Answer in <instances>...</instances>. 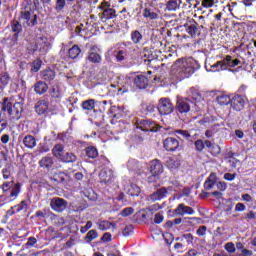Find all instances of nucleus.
<instances>
[{"label":"nucleus","mask_w":256,"mask_h":256,"mask_svg":"<svg viewBox=\"0 0 256 256\" xmlns=\"http://www.w3.org/2000/svg\"><path fill=\"white\" fill-rule=\"evenodd\" d=\"M142 107L146 113H153L155 111V105L153 104H144Z\"/></svg>","instance_id":"obj_56"},{"label":"nucleus","mask_w":256,"mask_h":256,"mask_svg":"<svg viewBox=\"0 0 256 256\" xmlns=\"http://www.w3.org/2000/svg\"><path fill=\"white\" fill-rule=\"evenodd\" d=\"M194 23L193 24H185L184 27L186 28V32L188 33V35H190L191 37H195V35H197V32L199 31V24L197 22H195V20H193Z\"/></svg>","instance_id":"obj_24"},{"label":"nucleus","mask_w":256,"mask_h":256,"mask_svg":"<svg viewBox=\"0 0 256 256\" xmlns=\"http://www.w3.org/2000/svg\"><path fill=\"white\" fill-rule=\"evenodd\" d=\"M141 193V188L137 186V184H131L130 188L128 189V195L131 197H139Z\"/></svg>","instance_id":"obj_32"},{"label":"nucleus","mask_w":256,"mask_h":256,"mask_svg":"<svg viewBox=\"0 0 256 256\" xmlns=\"http://www.w3.org/2000/svg\"><path fill=\"white\" fill-rule=\"evenodd\" d=\"M215 127H217V125L212 126V128L209 129V130H206L205 136H206L208 139H211V137H212L213 135H215V133H217V131L215 130Z\"/></svg>","instance_id":"obj_59"},{"label":"nucleus","mask_w":256,"mask_h":256,"mask_svg":"<svg viewBox=\"0 0 256 256\" xmlns=\"http://www.w3.org/2000/svg\"><path fill=\"white\" fill-rule=\"evenodd\" d=\"M233 155V153H228V163L230 164L231 167H237V163H239V160L236 159Z\"/></svg>","instance_id":"obj_49"},{"label":"nucleus","mask_w":256,"mask_h":256,"mask_svg":"<svg viewBox=\"0 0 256 256\" xmlns=\"http://www.w3.org/2000/svg\"><path fill=\"white\" fill-rule=\"evenodd\" d=\"M246 103L247 99L244 96L236 94L231 98L230 105L234 111H243Z\"/></svg>","instance_id":"obj_9"},{"label":"nucleus","mask_w":256,"mask_h":256,"mask_svg":"<svg viewBox=\"0 0 256 256\" xmlns=\"http://www.w3.org/2000/svg\"><path fill=\"white\" fill-rule=\"evenodd\" d=\"M41 60H35L33 63H32V68H31V71L33 73H37V71H39V69H41Z\"/></svg>","instance_id":"obj_54"},{"label":"nucleus","mask_w":256,"mask_h":256,"mask_svg":"<svg viewBox=\"0 0 256 256\" xmlns=\"http://www.w3.org/2000/svg\"><path fill=\"white\" fill-rule=\"evenodd\" d=\"M133 213H135V209L133 207H127L120 212V215L121 217H129V215H133Z\"/></svg>","instance_id":"obj_47"},{"label":"nucleus","mask_w":256,"mask_h":256,"mask_svg":"<svg viewBox=\"0 0 256 256\" xmlns=\"http://www.w3.org/2000/svg\"><path fill=\"white\" fill-rule=\"evenodd\" d=\"M175 65L178 67L177 71L180 73L181 77L187 78L191 77L197 69H200L201 65L197 60L193 58L188 59H178L175 62Z\"/></svg>","instance_id":"obj_2"},{"label":"nucleus","mask_w":256,"mask_h":256,"mask_svg":"<svg viewBox=\"0 0 256 256\" xmlns=\"http://www.w3.org/2000/svg\"><path fill=\"white\" fill-rule=\"evenodd\" d=\"M50 95L51 97H53V99H61V88L59 87V85L52 86Z\"/></svg>","instance_id":"obj_38"},{"label":"nucleus","mask_w":256,"mask_h":256,"mask_svg":"<svg viewBox=\"0 0 256 256\" xmlns=\"http://www.w3.org/2000/svg\"><path fill=\"white\" fill-rule=\"evenodd\" d=\"M157 209H161L159 204L151 206L148 212H143L141 214V221H144V223H147V221H153V210L157 211Z\"/></svg>","instance_id":"obj_18"},{"label":"nucleus","mask_w":256,"mask_h":256,"mask_svg":"<svg viewBox=\"0 0 256 256\" xmlns=\"http://www.w3.org/2000/svg\"><path fill=\"white\" fill-rule=\"evenodd\" d=\"M40 77L43 81H46L47 83H50V81H53L56 77V73L51 68H46L45 70H42L40 72Z\"/></svg>","instance_id":"obj_16"},{"label":"nucleus","mask_w":256,"mask_h":256,"mask_svg":"<svg viewBox=\"0 0 256 256\" xmlns=\"http://www.w3.org/2000/svg\"><path fill=\"white\" fill-rule=\"evenodd\" d=\"M238 65H241V60L233 59V57L227 55L223 60L211 65V69L213 71H227L228 69L232 73H237V71H241V69H243V66L233 69V67H237Z\"/></svg>","instance_id":"obj_3"},{"label":"nucleus","mask_w":256,"mask_h":256,"mask_svg":"<svg viewBox=\"0 0 256 256\" xmlns=\"http://www.w3.org/2000/svg\"><path fill=\"white\" fill-rule=\"evenodd\" d=\"M131 233H133V225H127L122 230L123 237H129V235H131Z\"/></svg>","instance_id":"obj_52"},{"label":"nucleus","mask_w":256,"mask_h":256,"mask_svg":"<svg viewBox=\"0 0 256 256\" xmlns=\"http://www.w3.org/2000/svg\"><path fill=\"white\" fill-rule=\"evenodd\" d=\"M201 5L202 7L209 9L215 5V0H203Z\"/></svg>","instance_id":"obj_57"},{"label":"nucleus","mask_w":256,"mask_h":256,"mask_svg":"<svg viewBox=\"0 0 256 256\" xmlns=\"http://www.w3.org/2000/svg\"><path fill=\"white\" fill-rule=\"evenodd\" d=\"M67 177V174H65V172H60L58 174H56L54 176V181H56L57 183H66L67 181L65 180V176Z\"/></svg>","instance_id":"obj_48"},{"label":"nucleus","mask_w":256,"mask_h":256,"mask_svg":"<svg viewBox=\"0 0 256 256\" xmlns=\"http://www.w3.org/2000/svg\"><path fill=\"white\" fill-rule=\"evenodd\" d=\"M12 209H16V213H19L21 211H27V209H29V204H27L26 200H23L18 205L12 207Z\"/></svg>","instance_id":"obj_40"},{"label":"nucleus","mask_w":256,"mask_h":256,"mask_svg":"<svg viewBox=\"0 0 256 256\" xmlns=\"http://www.w3.org/2000/svg\"><path fill=\"white\" fill-rule=\"evenodd\" d=\"M174 132L177 134L176 137H178V139H187V141L191 139V133L187 130H175Z\"/></svg>","instance_id":"obj_36"},{"label":"nucleus","mask_w":256,"mask_h":256,"mask_svg":"<svg viewBox=\"0 0 256 256\" xmlns=\"http://www.w3.org/2000/svg\"><path fill=\"white\" fill-rule=\"evenodd\" d=\"M68 55L70 59H77L79 55H81V48H79V45H74L68 50Z\"/></svg>","instance_id":"obj_30"},{"label":"nucleus","mask_w":256,"mask_h":256,"mask_svg":"<svg viewBox=\"0 0 256 256\" xmlns=\"http://www.w3.org/2000/svg\"><path fill=\"white\" fill-rule=\"evenodd\" d=\"M73 1L75 0H56L55 11H57V13H61L67 6V2L73 3Z\"/></svg>","instance_id":"obj_29"},{"label":"nucleus","mask_w":256,"mask_h":256,"mask_svg":"<svg viewBox=\"0 0 256 256\" xmlns=\"http://www.w3.org/2000/svg\"><path fill=\"white\" fill-rule=\"evenodd\" d=\"M136 127H137V129H140L141 131H145V132H147V131H152V132L159 131V125H157L153 121L145 120V119L137 120L136 121Z\"/></svg>","instance_id":"obj_6"},{"label":"nucleus","mask_w":256,"mask_h":256,"mask_svg":"<svg viewBox=\"0 0 256 256\" xmlns=\"http://www.w3.org/2000/svg\"><path fill=\"white\" fill-rule=\"evenodd\" d=\"M54 164H55V159L52 156H44L39 161V165L43 169L49 170V169H51V167H53Z\"/></svg>","instance_id":"obj_20"},{"label":"nucleus","mask_w":256,"mask_h":256,"mask_svg":"<svg viewBox=\"0 0 256 256\" xmlns=\"http://www.w3.org/2000/svg\"><path fill=\"white\" fill-rule=\"evenodd\" d=\"M20 19H24L28 25L29 21H31V12L29 11L20 12Z\"/></svg>","instance_id":"obj_51"},{"label":"nucleus","mask_w":256,"mask_h":256,"mask_svg":"<svg viewBox=\"0 0 256 256\" xmlns=\"http://www.w3.org/2000/svg\"><path fill=\"white\" fill-rule=\"evenodd\" d=\"M49 89V86L44 81H38L36 84H34V91L37 93V95H43L47 93Z\"/></svg>","instance_id":"obj_21"},{"label":"nucleus","mask_w":256,"mask_h":256,"mask_svg":"<svg viewBox=\"0 0 256 256\" xmlns=\"http://www.w3.org/2000/svg\"><path fill=\"white\" fill-rule=\"evenodd\" d=\"M197 235H199L200 237H203V235H205V233H207V226H200L197 231H196Z\"/></svg>","instance_id":"obj_62"},{"label":"nucleus","mask_w":256,"mask_h":256,"mask_svg":"<svg viewBox=\"0 0 256 256\" xmlns=\"http://www.w3.org/2000/svg\"><path fill=\"white\" fill-rule=\"evenodd\" d=\"M191 105H193V102L189 98L177 100L176 111L180 115H187L191 111Z\"/></svg>","instance_id":"obj_8"},{"label":"nucleus","mask_w":256,"mask_h":256,"mask_svg":"<svg viewBox=\"0 0 256 256\" xmlns=\"http://www.w3.org/2000/svg\"><path fill=\"white\" fill-rule=\"evenodd\" d=\"M23 143L27 149H34V147H37V140L32 135L25 136Z\"/></svg>","instance_id":"obj_25"},{"label":"nucleus","mask_w":256,"mask_h":256,"mask_svg":"<svg viewBox=\"0 0 256 256\" xmlns=\"http://www.w3.org/2000/svg\"><path fill=\"white\" fill-rule=\"evenodd\" d=\"M176 215H193L195 213V210H193L192 207L186 206L185 204H179L177 208L175 209Z\"/></svg>","instance_id":"obj_17"},{"label":"nucleus","mask_w":256,"mask_h":256,"mask_svg":"<svg viewBox=\"0 0 256 256\" xmlns=\"http://www.w3.org/2000/svg\"><path fill=\"white\" fill-rule=\"evenodd\" d=\"M157 109L160 115H171L175 111V106L170 98H160L158 100Z\"/></svg>","instance_id":"obj_5"},{"label":"nucleus","mask_w":256,"mask_h":256,"mask_svg":"<svg viewBox=\"0 0 256 256\" xmlns=\"http://www.w3.org/2000/svg\"><path fill=\"white\" fill-rule=\"evenodd\" d=\"M224 247L228 253H235V244L233 242L226 243Z\"/></svg>","instance_id":"obj_58"},{"label":"nucleus","mask_w":256,"mask_h":256,"mask_svg":"<svg viewBox=\"0 0 256 256\" xmlns=\"http://www.w3.org/2000/svg\"><path fill=\"white\" fill-rule=\"evenodd\" d=\"M150 173L151 175H161L163 173V164L159 159H154L150 162Z\"/></svg>","instance_id":"obj_12"},{"label":"nucleus","mask_w":256,"mask_h":256,"mask_svg":"<svg viewBox=\"0 0 256 256\" xmlns=\"http://www.w3.org/2000/svg\"><path fill=\"white\" fill-rule=\"evenodd\" d=\"M11 81V77H9V74L3 72L0 77V84L2 87H5L9 85V82Z\"/></svg>","instance_id":"obj_43"},{"label":"nucleus","mask_w":256,"mask_h":256,"mask_svg":"<svg viewBox=\"0 0 256 256\" xmlns=\"http://www.w3.org/2000/svg\"><path fill=\"white\" fill-rule=\"evenodd\" d=\"M156 11L157 12H155L151 8H145L144 12H143V17H145L146 19H150V21L159 19V13H161V11H159V10H156Z\"/></svg>","instance_id":"obj_22"},{"label":"nucleus","mask_w":256,"mask_h":256,"mask_svg":"<svg viewBox=\"0 0 256 256\" xmlns=\"http://www.w3.org/2000/svg\"><path fill=\"white\" fill-rule=\"evenodd\" d=\"M181 7V0H169L166 2L165 11H177Z\"/></svg>","instance_id":"obj_27"},{"label":"nucleus","mask_w":256,"mask_h":256,"mask_svg":"<svg viewBox=\"0 0 256 256\" xmlns=\"http://www.w3.org/2000/svg\"><path fill=\"white\" fill-rule=\"evenodd\" d=\"M11 29L14 33L12 36V40L15 43L19 39V33L23 31V26L21 25V22H19L18 20H13L11 23Z\"/></svg>","instance_id":"obj_15"},{"label":"nucleus","mask_w":256,"mask_h":256,"mask_svg":"<svg viewBox=\"0 0 256 256\" xmlns=\"http://www.w3.org/2000/svg\"><path fill=\"white\" fill-rule=\"evenodd\" d=\"M7 129V120L5 119V116L0 112V133Z\"/></svg>","instance_id":"obj_53"},{"label":"nucleus","mask_w":256,"mask_h":256,"mask_svg":"<svg viewBox=\"0 0 256 256\" xmlns=\"http://www.w3.org/2000/svg\"><path fill=\"white\" fill-rule=\"evenodd\" d=\"M2 175H3V179H9L11 177V165L10 164H7L2 169Z\"/></svg>","instance_id":"obj_45"},{"label":"nucleus","mask_w":256,"mask_h":256,"mask_svg":"<svg viewBox=\"0 0 256 256\" xmlns=\"http://www.w3.org/2000/svg\"><path fill=\"white\" fill-rule=\"evenodd\" d=\"M23 105H25V99L20 95L17 96L14 103L4 98L0 113L7 115L11 121H19L23 117Z\"/></svg>","instance_id":"obj_1"},{"label":"nucleus","mask_w":256,"mask_h":256,"mask_svg":"<svg viewBox=\"0 0 256 256\" xmlns=\"http://www.w3.org/2000/svg\"><path fill=\"white\" fill-rule=\"evenodd\" d=\"M60 161H62V163H75V161H77V155L73 152H67Z\"/></svg>","instance_id":"obj_28"},{"label":"nucleus","mask_w":256,"mask_h":256,"mask_svg":"<svg viewBox=\"0 0 256 256\" xmlns=\"http://www.w3.org/2000/svg\"><path fill=\"white\" fill-rule=\"evenodd\" d=\"M49 109V102L46 100H40L35 104V111L38 115H43L44 113H47Z\"/></svg>","instance_id":"obj_19"},{"label":"nucleus","mask_w":256,"mask_h":256,"mask_svg":"<svg viewBox=\"0 0 256 256\" xmlns=\"http://www.w3.org/2000/svg\"><path fill=\"white\" fill-rule=\"evenodd\" d=\"M98 237L99 234L97 233V230H90L85 236V241L86 243H91V241L97 239Z\"/></svg>","instance_id":"obj_39"},{"label":"nucleus","mask_w":256,"mask_h":256,"mask_svg":"<svg viewBox=\"0 0 256 256\" xmlns=\"http://www.w3.org/2000/svg\"><path fill=\"white\" fill-rule=\"evenodd\" d=\"M141 39H143V34H141V32H139L138 30L132 31L131 40L135 45L141 43Z\"/></svg>","instance_id":"obj_33"},{"label":"nucleus","mask_w":256,"mask_h":256,"mask_svg":"<svg viewBox=\"0 0 256 256\" xmlns=\"http://www.w3.org/2000/svg\"><path fill=\"white\" fill-rule=\"evenodd\" d=\"M134 85L138 89H147L149 86V78H147L145 75H137L134 78Z\"/></svg>","instance_id":"obj_14"},{"label":"nucleus","mask_w":256,"mask_h":256,"mask_svg":"<svg viewBox=\"0 0 256 256\" xmlns=\"http://www.w3.org/2000/svg\"><path fill=\"white\" fill-rule=\"evenodd\" d=\"M190 95L192 97V99H199V97H201V94L195 89V88H191L190 89Z\"/></svg>","instance_id":"obj_61"},{"label":"nucleus","mask_w":256,"mask_h":256,"mask_svg":"<svg viewBox=\"0 0 256 256\" xmlns=\"http://www.w3.org/2000/svg\"><path fill=\"white\" fill-rule=\"evenodd\" d=\"M117 61H125V51L119 50L116 55Z\"/></svg>","instance_id":"obj_64"},{"label":"nucleus","mask_w":256,"mask_h":256,"mask_svg":"<svg viewBox=\"0 0 256 256\" xmlns=\"http://www.w3.org/2000/svg\"><path fill=\"white\" fill-rule=\"evenodd\" d=\"M217 103L219 105H231V98L227 95H221L217 97Z\"/></svg>","instance_id":"obj_42"},{"label":"nucleus","mask_w":256,"mask_h":256,"mask_svg":"<svg viewBox=\"0 0 256 256\" xmlns=\"http://www.w3.org/2000/svg\"><path fill=\"white\" fill-rule=\"evenodd\" d=\"M86 155L90 158V159H95L98 157L99 152L97 151V148H95L94 146H88L86 149Z\"/></svg>","instance_id":"obj_31"},{"label":"nucleus","mask_w":256,"mask_h":256,"mask_svg":"<svg viewBox=\"0 0 256 256\" xmlns=\"http://www.w3.org/2000/svg\"><path fill=\"white\" fill-rule=\"evenodd\" d=\"M25 245L27 247H33L34 245H37V238H35V237L28 238V241Z\"/></svg>","instance_id":"obj_63"},{"label":"nucleus","mask_w":256,"mask_h":256,"mask_svg":"<svg viewBox=\"0 0 256 256\" xmlns=\"http://www.w3.org/2000/svg\"><path fill=\"white\" fill-rule=\"evenodd\" d=\"M19 193H21V184L17 183L12 188V191L10 193V197H17V195H19Z\"/></svg>","instance_id":"obj_50"},{"label":"nucleus","mask_w":256,"mask_h":256,"mask_svg":"<svg viewBox=\"0 0 256 256\" xmlns=\"http://www.w3.org/2000/svg\"><path fill=\"white\" fill-rule=\"evenodd\" d=\"M87 61H90V63L99 64L101 61H103V58L101 57V54L97 52H88Z\"/></svg>","instance_id":"obj_26"},{"label":"nucleus","mask_w":256,"mask_h":256,"mask_svg":"<svg viewBox=\"0 0 256 256\" xmlns=\"http://www.w3.org/2000/svg\"><path fill=\"white\" fill-rule=\"evenodd\" d=\"M167 193V188H158L148 197V201H151L152 203H155V201H161V199H165V197H167Z\"/></svg>","instance_id":"obj_11"},{"label":"nucleus","mask_w":256,"mask_h":256,"mask_svg":"<svg viewBox=\"0 0 256 256\" xmlns=\"http://www.w3.org/2000/svg\"><path fill=\"white\" fill-rule=\"evenodd\" d=\"M215 185L218 191H225V189H227V184L225 182H219L217 179V175L215 173H211L204 182V189L206 191H211V189H213Z\"/></svg>","instance_id":"obj_4"},{"label":"nucleus","mask_w":256,"mask_h":256,"mask_svg":"<svg viewBox=\"0 0 256 256\" xmlns=\"http://www.w3.org/2000/svg\"><path fill=\"white\" fill-rule=\"evenodd\" d=\"M65 151V146H63V144H56L53 148H52V155L54 157H56V159H62L63 157V152Z\"/></svg>","instance_id":"obj_23"},{"label":"nucleus","mask_w":256,"mask_h":256,"mask_svg":"<svg viewBox=\"0 0 256 256\" xmlns=\"http://www.w3.org/2000/svg\"><path fill=\"white\" fill-rule=\"evenodd\" d=\"M34 51H39L40 53H47L49 51V42H47V38H39L36 42Z\"/></svg>","instance_id":"obj_13"},{"label":"nucleus","mask_w":256,"mask_h":256,"mask_svg":"<svg viewBox=\"0 0 256 256\" xmlns=\"http://www.w3.org/2000/svg\"><path fill=\"white\" fill-rule=\"evenodd\" d=\"M115 9L113 8H107L103 11V18L104 19H115L117 17V14H115Z\"/></svg>","instance_id":"obj_37"},{"label":"nucleus","mask_w":256,"mask_h":256,"mask_svg":"<svg viewBox=\"0 0 256 256\" xmlns=\"http://www.w3.org/2000/svg\"><path fill=\"white\" fill-rule=\"evenodd\" d=\"M195 149L196 151H202L203 149H205V143L203 142V140L198 139L195 143Z\"/></svg>","instance_id":"obj_55"},{"label":"nucleus","mask_w":256,"mask_h":256,"mask_svg":"<svg viewBox=\"0 0 256 256\" xmlns=\"http://www.w3.org/2000/svg\"><path fill=\"white\" fill-rule=\"evenodd\" d=\"M82 108L85 111H93V109H95V100L89 99V100L83 101Z\"/></svg>","instance_id":"obj_35"},{"label":"nucleus","mask_w":256,"mask_h":256,"mask_svg":"<svg viewBox=\"0 0 256 256\" xmlns=\"http://www.w3.org/2000/svg\"><path fill=\"white\" fill-rule=\"evenodd\" d=\"M67 205H69L67 200L59 197H54L50 201V207L53 211H56V213H63V211L67 209Z\"/></svg>","instance_id":"obj_7"},{"label":"nucleus","mask_w":256,"mask_h":256,"mask_svg":"<svg viewBox=\"0 0 256 256\" xmlns=\"http://www.w3.org/2000/svg\"><path fill=\"white\" fill-rule=\"evenodd\" d=\"M163 145L166 151H171V152L177 151V149L181 147V145L179 144V140L173 137L166 138L163 142Z\"/></svg>","instance_id":"obj_10"},{"label":"nucleus","mask_w":256,"mask_h":256,"mask_svg":"<svg viewBox=\"0 0 256 256\" xmlns=\"http://www.w3.org/2000/svg\"><path fill=\"white\" fill-rule=\"evenodd\" d=\"M163 212H158L154 215V219H152L151 223H155L157 225H159L160 223H163Z\"/></svg>","instance_id":"obj_46"},{"label":"nucleus","mask_w":256,"mask_h":256,"mask_svg":"<svg viewBox=\"0 0 256 256\" xmlns=\"http://www.w3.org/2000/svg\"><path fill=\"white\" fill-rule=\"evenodd\" d=\"M98 229H100L101 231H107V230L111 229V222L105 221V220L99 222Z\"/></svg>","instance_id":"obj_44"},{"label":"nucleus","mask_w":256,"mask_h":256,"mask_svg":"<svg viewBox=\"0 0 256 256\" xmlns=\"http://www.w3.org/2000/svg\"><path fill=\"white\" fill-rule=\"evenodd\" d=\"M99 178L102 183H109V181H111V172H107V170H101Z\"/></svg>","instance_id":"obj_34"},{"label":"nucleus","mask_w":256,"mask_h":256,"mask_svg":"<svg viewBox=\"0 0 256 256\" xmlns=\"http://www.w3.org/2000/svg\"><path fill=\"white\" fill-rule=\"evenodd\" d=\"M166 167L168 169H177L179 167V161L173 159V158H168L165 162Z\"/></svg>","instance_id":"obj_41"},{"label":"nucleus","mask_w":256,"mask_h":256,"mask_svg":"<svg viewBox=\"0 0 256 256\" xmlns=\"http://www.w3.org/2000/svg\"><path fill=\"white\" fill-rule=\"evenodd\" d=\"M91 227H93V222L92 221H88L85 226H82L80 228V232L81 233H87L88 229H91Z\"/></svg>","instance_id":"obj_60"}]
</instances>
